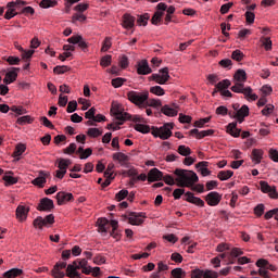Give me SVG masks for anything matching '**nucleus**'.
<instances>
[{
  "label": "nucleus",
  "mask_w": 278,
  "mask_h": 278,
  "mask_svg": "<svg viewBox=\"0 0 278 278\" xmlns=\"http://www.w3.org/2000/svg\"><path fill=\"white\" fill-rule=\"evenodd\" d=\"M228 116L237 118L238 123H244V118L249 116V106L243 104L237 112H229Z\"/></svg>",
  "instance_id": "nucleus-8"
},
{
  "label": "nucleus",
  "mask_w": 278,
  "mask_h": 278,
  "mask_svg": "<svg viewBox=\"0 0 278 278\" xmlns=\"http://www.w3.org/2000/svg\"><path fill=\"white\" fill-rule=\"evenodd\" d=\"M118 63L121 68H127V66H129V59L127 58V55L123 54L122 56H119Z\"/></svg>",
  "instance_id": "nucleus-55"
},
{
  "label": "nucleus",
  "mask_w": 278,
  "mask_h": 278,
  "mask_svg": "<svg viewBox=\"0 0 278 278\" xmlns=\"http://www.w3.org/2000/svg\"><path fill=\"white\" fill-rule=\"evenodd\" d=\"M81 273L84 275H92V277H99V275H101V268L87 265V267L81 269Z\"/></svg>",
  "instance_id": "nucleus-26"
},
{
  "label": "nucleus",
  "mask_w": 278,
  "mask_h": 278,
  "mask_svg": "<svg viewBox=\"0 0 278 278\" xmlns=\"http://www.w3.org/2000/svg\"><path fill=\"white\" fill-rule=\"evenodd\" d=\"M67 42H70V45H78L79 49H81L83 51H86V49H88V42H86L81 35L70 37L67 39Z\"/></svg>",
  "instance_id": "nucleus-15"
},
{
  "label": "nucleus",
  "mask_w": 278,
  "mask_h": 278,
  "mask_svg": "<svg viewBox=\"0 0 278 278\" xmlns=\"http://www.w3.org/2000/svg\"><path fill=\"white\" fill-rule=\"evenodd\" d=\"M129 195V191L126 189L121 190L118 193H116L115 199L116 201H123V199H127Z\"/></svg>",
  "instance_id": "nucleus-58"
},
{
  "label": "nucleus",
  "mask_w": 278,
  "mask_h": 278,
  "mask_svg": "<svg viewBox=\"0 0 278 278\" xmlns=\"http://www.w3.org/2000/svg\"><path fill=\"white\" fill-rule=\"evenodd\" d=\"M149 13H144L143 15H140L137 20L138 25H143V27H147L149 23Z\"/></svg>",
  "instance_id": "nucleus-49"
},
{
  "label": "nucleus",
  "mask_w": 278,
  "mask_h": 278,
  "mask_svg": "<svg viewBox=\"0 0 278 278\" xmlns=\"http://www.w3.org/2000/svg\"><path fill=\"white\" fill-rule=\"evenodd\" d=\"M68 71H71V67L66 65H58L53 68V73H55L56 75H64V73H68Z\"/></svg>",
  "instance_id": "nucleus-44"
},
{
  "label": "nucleus",
  "mask_w": 278,
  "mask_h": 278,
  "mask_svg": "<svg viewBox=\"0 0 278 278\" xmlns=\"http://www.w3.org/2000/svg\"><path fill=\"white\" fill-rule=\"evenodd\" d=\"M135 129H136V131H139L140 134H149L151 131V127L149 125H144V124H136Z\"/></svg>",
  "instance_id": "nucleus-39"
},
{
  "label": "nucleus",
  "mask_w": 278,
  "mask_h": 278,
  "mask_svg": "<svg viewBox=\"0 0 278 278\" xmlns=\"http://www.w3.org/2000/svg\"><path fill=\"white\" fill-rule=\"evenodd\" d=\"M230 90L238 94H244L248 101H257V94L253 93V89L251 87H244V83H236Z\"/></svg>",
  "instance_id": "nucleus-6"
},
{
  "label": "nucleus",
  "mask_w": 278,
  "mask_h": 278,
  "mask_svg": "<svg viewBox=\"0 0 278 278\" xmlns=\"http://www.w3.org/2000/svg\"><path fill=\"white\" fill-rule=\"evenodd\" d=\"M135 25H136V17L127 13L123 15V27L125 29H132Z\"/></svg>",
  "instance_id": "nucleus-23"
},
{
  "label": "nucleus",
  "mask_w": 278,
  "mask_h": 278,
  "mask_svg": "<svg viewBox=\"0 0 278 278\" xmlns=\"http://www.w3.org/2000/svg\"><path fill=\"white\" fill-rule=\"evenodd\" d=\"M17 71H21V68L12 67V71H10L5 74V77L3 79V84H5L7 86L10 85V84H14V81H16V78L18 77Z\"/></svg>",
  "instance_id": "nucleus-18"
},
{
  "label": "nucleus",
  "mask_w": 278,
  "mask_h": 278,
  "mask_svg": "<svg viewBox=\"0 0 278 278\" xmlns=\"http://www.w3.org/2000/svg\"><path fill=\"white\" fill-rule=\"evenodd\" d=\"M227 131L233 138H240V134H242V130L240 128H238V122H232V123L228 124Z\"/></svg>",
  "instance_id": "nucleus-22"
},
{
  "label": "nucleus",
  "mask_w": 278,
  "mask_h": 278,
  "mask_svg": "<svg viewBox=\"0 0 278 278\" xmlns=\"http://www.w3.org/2000/svg\"><path fill=\"white\" fill-rule=\"evenodd\" d=\"M27 214H29V207H26L25 205H18L16 208V218L18 220H26Z\"/></svg>",
  "instance_id": "nucleus-24"
},
{
  "label": "nucleus",
  "mask_w": 278,
  "mask_h": 278,
  "mask_svg": "<svg viewBox=\"0 0 278 278\" xmlns=\"http://www.w3.org/2000/svg\"><path fill=\"white\" fill-rule=\"evenodd\" d=\"M18 50L22 51L23 60H29V58H31V55L35 53L34 50H25L23 47H20Z\"/></svg>",
  "instance_id": "nucleus-52"
},
{
  "label": "nucleus",
  "mask_w": 278,
  "mask_h": 278,
  "mask_svg": "<svg viewBox=\"0 0 278 278\" xmlns=\"http://www.w3.org/2000/svg\"><path fill=\"white\" fill-rule=\"evenodd\" d=\"M260 186H261V191L264 192V194H268L270 199H277L278 197L277 188L270 187V185H268V182L264 180L260 181Z\"/></svg>",
  "instance_id": "nucleus-12"
},
{
  "label": "nucleus",
  "mask_w": 278,
  "mask_h": 278,
  "mask_svg": "<svg viewBox=\"0 0 278 278\" xmlns=\"http://www.w3.org/2000/svg\"><path fill=\"white\" fill-rule=\"evenodd\" d=\"M126 97L130 103L140 108L149 101V91H128Z\"/></svg>",
  "instance_id": "nucleus-4"
},
{
  "label": "nucleus",
  "mask_w": 278,
  "mask_h": 278,
  "mask_svg": "<svg viewBox=\"0 0 278 278\" xmlns=\"http://www.w3.org/2000/svg\"><path fill=\"white\" fill-rule=\"evenodd\" d=\"M265 206L264 204H258L254 207V214L256 216H262L264 214Z\"/></svg>",
  "instance_id": "nucleus-63"
},
{
  "label": "nucleus",
  "mask_w": 278,
  "mask_h": 278,
  "mask_svg": "<svg viewBox=\"0 0 278 278\" xmlns=\"http://www.w3.org/2000/svg\"><path fill=\"white\" fill-rule=\"evenodd\" d=\"M197 168H200V173L203 177H207V175H211V170L207 169V167L210 166V163L207 161H202V162H199L197 165Z\"/></svg>",
  "instance_id": "nucleus-27"
},
{
  "label": "nucleus",
  "mask_w": 278,
  "mask_h": 278,
  "mask_svg": "<svg viewBox=\"0 0 278 278\" xmlns=\"http://www.w3.org/2000/svg\"><path fill=\"white\" fill-rule=\"evenodd\" d=\"M172 278H186V271L181 268H174L170 273Z\"/></svg>",
  "instance_id": "nucleus-42"
},
{
  "label": "nucleus",
  "mask_w": 278,
  "mask_h": 278,
  "mask_svg": "<svg viewBox=\"0 0 278 278\" xmlns=\"http://www.w3.org/2000/svg\"><path fill=\"white\" fill-rule=\"evenodd\" d=\"M124 218L128 219V223L130 225H142V223H144V218H147V214L146 213H130L128 216L125 215Z\"/></svg>",
  "instance_id": "nucleus-10"
},
{
  "label": "nucleus",
  "mask_w": 278,
  "mask_h": 278,
  "mask_svg": "<svg viewBox=\"0 0 278 278\" xmlns=\"http://www.w3.org/2000/svg\"><path fill=\"white\" fill-rule=\"evenodd\" d=\"M17 125H31L34 123V118L29 115H24L22 117H18L16 121Z\"/></svg>",
  "instance_id": "nucleus-37"
},
{
  "label": "nucleus",
  "mask_w": 278,
  "mask_h": 278,
  "mask_svg": "<svg viewBox=\"0 0 278 278\" xmlns=\"http://www.w3.org/2000/svg\"><path fill=\"white\" fill-rule=\"evenodd\" d=\"M86 15H84V13H75L72 17V22L73 23H77V21L79 23H84V21H86Z\"/></svg>",
  "instance_id": "nucleus-56"
},
{
  "label": "nucleus",
  "mask_w": 278,
  "mask_h": 278,
  "mask_svg": "<svg viewBox=\"0 0 278 278\" xmlns=\"http://www.w3.org/2000/svg\"><path fill=\"white\" fill-rule=\"evenodd\" d=\"M137 72L138 75H149L153 71L149 67V62H147V60H142L138 63Z\"/></svg>",
  "instance_id": "nucleus-21"
},
{
  "label": "nucleus",
  "mask_w": 278,
  "mask_h": 278,
  "mask_svg": "<svg viewBox=\"0 0 278 278\" xmlns=\"http://www.w3.org/2000/svg\"><path fill=\"white\" fill-rule=\"evenodd\" d=\"M26 150L27 147L24 143H18L13 152V157H21Z\"/></svg>",
  "instance_id": "nucleus-34"
},
{
  "label": "nucleus",
  "mask_w": 278,
  "mask_h": 278,
  "mask_svg": "<svg viewBox=\"0 0 278 278\" xmlns=\"http://www.w3.org/2000/svg\"><path fill=\"white\" fill-rule=\"evenodd\" d=\"M112 64V55L106 54L101 58L100 60V65L103 66L104 68H108V66H111Z\"/></svg>",
  "instance_id": "nucleus-43"
},
{
  "label": "nucleus",
  "mask_w": 278,
  "mask_h": 278,
  "mask_svg": "<svg viewBox=\"0 0 278 278\" xmlns=\"http://www.w3.org/2000/svg\"><path fill=\"white\" fill-rule=\"evenodd\" d=\"M174 175H176L178 188H192L194 184L199 182V176L193 170L176 168Z\"/></svg>",
  "instance_id": "nucleus-1"
},
{
  "label": "nucleus",
  "mask_w": 278,
  "mask_h": 278,
  "mask_svg": "<svg viewBox=\"0 0 278 278\" xmlns=\"http://www.w3.org/2000/svg\"><path fill=\"white\" fill-rule=\"evenodd\" d=\"M58 205H64V203H68V201H73V193L60 191L56 193Z\"/></svg>",
  "instance_id": "nucleus-20"
},
{
  "label": "nucleus",
  "mask_w": 278,
  "mask_h": 278,
  "mask_svg": "<svg viewBox=\"0 0 278 278\" xmlns=\"http://www.w3.org/2000/svg\"><path fill=\"white\" fill-rule=\"evenodd\" d=\"M112 48V38L106 37L102 43V48L101 51L103 53H105L106 51H110V49Z\"/></svg>",
  "instance_id": "nucleus-46"
},
{
  "label": "nucleus",
  "mask_w": 278,
  "mask_h": 278,
  "mask_svg": "<svg viewBox=\"0 0 278 278\" xmlns=\"http://www.w3.org/2000/svg\"><path fill=\"white\" fill-rule=\"evenodd\" d=\"M11 112H14L17 116H23V114H27V110H25L23 106H11Z\"/></svg>",
  "instance_id": "nucleus-51"
},
{
  "label": "nucleus",
  "mask_w": 278,
  "mask_h": 278,
  "mask_svg": "<svg viewBox=\"0 0 278 278\" xmlns=\"http://www.w3.org/2000/svg\"><path fill=\"white\" fill-rule=\"evenodd\" d=\"M161 112L162 114H165V116H169V117L177 116L178 114V111L170 108V105L168 104H165L164 106H162Z\"/></svg>",
  "instance_id": "nucleus-31"
},
{
  "label": "nucleus",
  "mask_w": 278,
  "mask_h": 278,
  "mask_svg": "<svg viewBox=\"0 0 278 278\" xmlns=\"http://www.w3.org/2000/svg\"><path fill=\"white\" fill-rule=\"evenodd\" d=\"M76 110H77V101H75V100L70 101L67 104L66 112L68 114H73V112H75Z\"/></svg>",
  "instance_id": "nucleus-59"
},
{
  "label": "nucleus",
  "mask_w": 278,
  "mask_h": 278,
  "mask_svg": "<svg viewBox=\"0 0 278 278\" xmlns=\"http://www.w3.org/2000/svg\"><path fill=\"white\" fill-rule=\"evenodd\" d=\"M162 179L167 186H175V181H177L176 178H173L170 175H165Z\"/></svg>",
  "instance_id": "nucleus-60"
},
{
  "label": "nucleus",
  "mask_w": 278,
  "mask_h": 278,
  "mask_svg": "<svg viewBox=\"0 0 278 278\" xmlns=\"http://www.w3.org/2000/svg\"><path fill=\"white\" fill-rule=\"evenodd\" d=\"M40 123L45 127H48V129H55V126L53 125V123H51V121H49V118H47V116L40 117Z\"/></svg>",
  "instance_id": "nucleus-54"
},
{
  "label": "nucleus",
  "mask_w": 278,
  "mask_h": 278,
  "mask_svg": "<svg viewBox=\"0 0 278 278\" xmlns=\"http://www.w3.org/2000/svg\"><path fill=\"white\" fill-rule=\"evenodd\" d=\"M203 278H218V274L212 269L204 270Z\"/></svg>",
  "instance_id": "nucleus-61"
},
{
  "label": "nucleus",
  "mask_w": 278,
  "mask_h": 278,
  "mask_svg": "<svg viewBox=\"0 0 278 278\" xmlns=\"http://www.w3.org/2000/svg\"><path fill=\"white\" fill-rule=\"evenodd\" d=\"M222 200H223V195H220V193L216 191L210 192L205 197V201L207 205H210L211 207H216V205H218V203H220Z\"/></svg>",
  "instance_id": "nucleus-13"
},
{
  "label": "nucleus",
  "mask_w": 278,
  "mask_h": 278,
  "mask_svg": "<svg viewBox=\"0 0 278 278\" xmlns=\"http://www.w3.org/2000/svg\"><path fill=\"white\" fill-rule=\"evenodd\" d=\"M126 79L122 78V77H117L112 79L111 84L113 88H121V86H123V84H125Z\"/></svg>",
  "instance_id": "nucleus-53"
},
{
  "label": "nucleus",
  "mask_w": 278,
  "mask_h": 278,
  "mask_svg": "<svg viewBox=\"0 0 278 278\" xmlns=\"http://www.w3.org/2000/svg\"><path fill=\"white\" fill-rule=\"evenodd\" d=\"M269 157L273 160V162H278V151L276 149H270Z\"/></svg>",
  "instance_id": "nucleus-64"
},
{
  "label": "nucleus",
  "mask_w": 278,
  "mask_h": 278,
  "mask_svg": "<svg viewBox=\"0 0 278 278\" xmlns=\"http://www.w3.org/2000/svg\"><path fill=\"white\" fill-rule=\"evenodd\" d=\"M263 159H264V150L262 149L252 150V162H255V164H261Z\"/></svg>",
  "instance_id": "nucleus-28"
},
{
  "label": "nucleus",
  "mask_w": 278,
  "mask_h": 278,
  "mask_svg": "<svg viewBox=\"0 0 278 278\" xmlns=\"http://www.w3.org/2000/svg\"><path fill=\"white\" fill-rule=\"evenodd\" d=\"M88 266V261L86 258H77L73 264L66 267V277L70 278H81V274L77 270H81Z\"/></svg>",
  "instance_id": "nucleus-2"
},
{
  "label": "nucleus",
  "mask_w": 278,
  "mask_h": 278,
  "mask_svg": "<svg viewBox=\"0 0 278 278\" xmlns=\"http://www.w3.org/2000/svg\"><path fill=\"white\" fill-rule=\"evenodd\" d=\"M231 58L236 62H242V60H244V53L240 50H235L231 54Z\"/></svg>",
  "instance_id": "nucleus-47"
},
{
  "label": "nucleus",
  "mask_w": 278,
  "mask_h": 278,
  "mask_svg": "<svg viewBox=\"0 0 278 278\" xmlns=\"http://www.w3.org/2000/svg\"><path fill=\"white\" fill-rule=\"evenodd\" d=\"M66 266H67L66 262H58L51 271L52 277H54V278L66 277V274H64V271H61V270H64V268H66Z\"/></svg>",
  "instance_id": "nucleus-16"
},
{
  "label": "nucleus",
  "mask_w": 278,
  "mask_h": 278,
  "mask_svg": "<svg viewBox=\"0 0 278 278\" xmlns=\"http://www.w3.org/2000/svg\"><path fill=\"white\" fill-rule=\"evenodd\" d=\"M103 134V131H101L99 128H89L87 131V135L90 138H99V136H101Z\"/></svg>",
  "instance_id": "nucleus-48"
},
{
  "label": "nucleus",
  "mask_w": 278,
  "mask_h": 278,
  "mask_svg": "<svg viewBox=\"0 0 278 278\" xmlns=\"http://www.w3.org/2000/svg\"><path fill=\"white\" fill-rule=\"evenodd\" d=\"M72 162L68 159H59L58 160V168L60 170H64L66 173V170L68 169V166H71Z\"/></svg>",
  "instance_id": "nucleus-33"
},
{
  "label": "nucleus",
  "mask_w": 278,
  "mask_h": 278,
  "mask_svg": "<svg viewBox=\"0 0 278 278\" xmlns=\"http://www.w3.org/2000/svg\"><path fill=\"white\" fill-rule=\"evenodd\" d=\"M98 231L100 233H108V227L110 226V220L105 217H101L97 220Z\"/></svg>",
  "instance_id": "nucleus-25"
},
{
  "label": "nucleus",
  "mask_w": 278,
  "mask_h": 278,
  "mask_svg": "<svg viewBox=\"0 0 278 278\" xmlns=\"http://www.w3.org/2000/svg\"><path fill=\"white\" fill-rule=\"evenodd\" d=\"M53 223H55V216H53V214L47 215L45 218L39 216L34 220V227L42 229V227H47V225H53Z\"/></svg>",
  "instance_id": "nucleus-9"
},
{
  "label": "nucleus",
  "mask_w": 278,
  "mask_h": 278,
  "mask_svg": "<svg viewBox=\"0 0 278 278\" xmlns=\"http://www.w3.org/2000/svg\"><path fill=\"white\" fill-rule=\"evenodd\" d=\"M33 186H38V188H45V185L47 184V177L45 175H41L37 178H35L31 181Z\"/></svg>",
  "instance_id": "nucleus-35"
},
{
  "label": "nucleus",
  "mask_w": 278,
  "mask_h": 278,
  "mask_svg": "<svg viewBox=\"0 0 278 278\" xmlns=\"http://www.w3.org/2000/svg\"><path fill=\"white\" fill-rule=\"evenodd\" d=\"M150 92L152 94H156V97H164L165 94L164 88H162L161 86L151 87Z\"/></svg>",
  "instance_id": "nucleus-45"
},
{
  "label": "nucleus",
  "mask_w": 278,
  "mask_h": 278,
  "mask_svg": "<svg viewBox=\"0 0 278 278\" xmlns=\"http://www.w3.org/2000/svg\"><path fill=\"white\" fill-rule=\"evenodd\" d=\"M55 205L53 204V200L49 198H42L40 203L37 206L38 212H51Z\"/></svg>",
  "instance_id": "nucleus-14"
},
{
  "label": "nucleus",
  "mask_w": 278,
  "mask_h": 278,
  "mask_svg": "<svg viewBox=\"0 0 278 278\" xmlns=\"http://www.w3.org/2000/svg\"><path fill=\"white\" fill-rule=\"evenodd\" d=\"M185 201L188 203H192L193 205H198V207H205V202L201 198L194 197V193L188 191L185 193Z\"/></svg>",
  "instance_id": "nucleus-17"
},
{
  "label": "nucleus",
  "mask_w": 278,
  "mask_h": 278,
  "mask_svg": "<svg viewBox=\"0 0 278 278\" xmlns=\"http://www.w3.org/2000/svg\"><path fill=\"white\" fill-rule=\"evenodd\" d=\"M231 86V81L229 79H224L215 85L216 90L223 92V90H227Z\"/></svg>",
  "instance_id": "nucleus-36"
},
{
  "label": "nucleus",
  "mask_w": 278,
  "mask_h": 278,
  "mask_svg": "<svg viewBox=\"0 0 278 278\" xmlns=\"http://www.w3.org/2000/svg\"><path fill=\"white\" fill-rule=\"evenodd\" d=\"M111 114L114 116L115 121H118L117 125H124L125 121L131 119V114L125 112L123 105L117 102L112 103Z\"/></svg>",
  "instance_id": "nucleus-3"
},
{
  "label": "nucleus",
  "mask_w": 278,
  "mask_h": 278,
  "mask_svg": "<svg viewBox=\"0 0 278 278\" xmlns=\"http://www.w3.org/2000/svg\"><path fill=\"white\" fill-rule=\"evenodd\" d=\"M163 177L164 174L155 167L150 169V172L148 173V181H150V184H153V181H161Z\"/></svg>",
  "instance_id": "nucleus-19"
},
{
  "label": "nucleus",
  "mask_w": 278,
  "mask_h": 278,
  "mask_svg": "<svg viewBox=\"0 0 278 278\" xmlns=\"http://www.w3.org/2000/svg\"><path fill=\"white\" fill-rule=\"evenodd\" d=\"M173 127H175L173 123H166L160 128L152 127V136H154V138H160L161 140H168V138L173 136Z\"/></svg>",
  "instance_id": "nucleus-5"
},
{
  "label": "nucleus",
  "mask_w": 278,
  "mask_h": 278,
  "mask_svg": "<svg viewBox=\"0 0 278 278\" xmlns=\"http://www.w3.org/2000/svg\"><path fill=\"white\" fill-rule=\"evenodd\" d=\"M261 42H263L265 51H270V49H273V41L268 37H262Z\"/></svg>",
  "instance_id": "nucleus-50"
},
{
  "label": "nucleus",
  "mask_w": 278,
  "mask_h": 278,
  "mask_svg": "<svg viewBox=\"0 0 278 278\" xmlns=\"http://www.w3.org/2000/svg\"><path fill=\"white\" fill-rule=\"evenodd\" d=\"M40 8L43 9H49V8H55V5H58V1L56 0H42L39 3Z\"/></svg>",
  "instance_id": "nucleus-40"
},
{
  "label": "nucleus",
  "mask_w": 278,
  "mask_h": 278,
  "mask_svg": "<svg viewBox=\"0 0 278 278\" xmlns=\"http://www.w3.org/2000/svg\"><path fill=\"white\" fill-rule=\"evenodd\" d=\"M21 275H23V269L12 268V269L5 271L2 275V277L3 278H16V277H21Z\"/></svg>",
  "instance_id": "nucleus-30"
},
{
  "label": "nucleus",
  "mask_w": 278,
  "mask_h": 278,
  "mask_svg": "<svg viewBox=\"0 0 278 278\" xmlns=\"http://www.w3.org/2000/svg\"><path fill=\"white\" fill-rule=\"evenodd\" d=\"M166 3L164 2H160L156 5V12L154 13V15L151 18V23L152 25H157V23H160L162 21V16H164V12H166Z\"/></svg>",
  "instance_id": "nucleus-11"
},
{
  "label": "nucleus",
  "mask_w": 278,
  "mask_h": 278,
  "mask_svg": "<svg viewBox=\"0 0 278 278\" xmlns=\"http://www.w3.org/2000/svg\"><path fill=\"white\" fill-rule=\"evenodd\" d=\"M177 152L179 153V155H182L184 157H188V155L192 154V150L186 146H179Z\"/></svg>",
  "instance_id": "nucleus-38"
},
{
  "label": "nucleus",
  "mask_w": 278,
  "mask_h": 278,
  "mask_svg": "<svg viewBox=\"0 0 278 278\" xmlns=\"http://www.w3.org/2000/svg\"><path fill=\"white\" fill-rule=\"evenodd\" d=\"M113 160L117 162H129V156L123 152H117L113 154Z\"/></svg>",
  "instance_id": "nucleus-41"
},
{
  "label": "nucleus",
  "mask_w": 278,
  "mask_h": 278,
  "mask_svg": "<svg viewBox=\"0 0 278 278\" xmlns=\"http://www.w3.org/2000/svg\"><path fill=\"white\" fill-rule=\"evenodd\" d=\"M152 81L160 84V86H164L168 79H170V75L168 74V67H163L159 71V74H152L150 76Z\"/></svg>",
  "instance_id": "nucleus-7"
},
{
  "label": "nucleus",
  "mask_w": 278,
  "mask_h": 278,
  "mask_svg": "<svg viewBox=\"0 0 278 278\" xmlns=\"http://www.w3.org/2000/svg\"><path fill=\"white\" fill-rule=\"evenodd\" d=\"M233 79L237 84H244V81H247V72L244 70H237Z\"/></svg>",
  "instance_id": "nucleus-29"
},
{
  "label": "nucleus",
  "mask_w": 278,
  "mask_h": 278,
  "mask_svg": "<svg viewBox=\"0 0 278 278\" xmlns=\"http://www.w3.org/2000/svg\"><path fill=\"white\" fill-rule=\"evenodd\" d=\"M231 177H233V170H231V169H228V170H220V172L217 174V178H218L220 181H227V179H231Z\"/></svg>",
  "instance_id": "nucleus-32"
},
{
  "label": "nucleus",
  "mask_w": 278,
  "mask_h": 278,
  "mask_svg": "<svg viewBox=\"0 0 278 278\" xmlns=\"http://www.w3.org/2000/svg\"><path fill=\"white\" fill-rule=\"evenodd\" d=\"M3 181L9 184V186H14V184H18V179L14 178V176H10V175H4Z\"/></svg>",
  "instance_id": "nucleus-57"
},
{
  "label": "nucleus",
  "mask_w": 278,
  "mask_h": 278,
  "mask_svg": "<svg viewBox=\"0 0 278 278\" xmlns=\"http://www.w3.org/2000/svg\"><path fill=\"white\" fill-rule=\"evenodd\" d=\"M205 270L202 269H193L191 271V278H203Z\"/></svg>",
  "instance_id": "nucleus-62"
}]
</instances>
